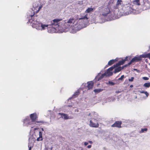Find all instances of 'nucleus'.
Here are the masks:
<instances>
[{
    "label": "nucleus",
    "mask_w": 150,
    "mask_h": 150,
    "mask_svg": "<svg viewBox=\"0 0 150 150\" xmlns=\"http://www.w3.org/2000/svg\"><path fill=\"white\" fill-rule=\"evenodd\" d=\"M88 19L86 15L76 21L73 18H70L68 20L62 21L60 23L61 26L64 24L67 28L71 29L73 30L74 33L86 27L88 24Z\"/></svg>",
    "instance_id": "obj_1"
},
{
    "label": "nucleus",
    "mask_w": 150,
    "mask_h": 150,
    "mask_svg": "<svg viewBox=\"0 0 150 150\" xmlns=\"http://www.w3.org/2000/svg\"><path fill=\"white\" fill-rule=\"evenodd\" d=\"M61 19H54L51 22V23L49 25H45L42 23L41 22L34 19H30L29 22L32 24V26L34 28L39 30H43L45 28L48 27V32L49 33H52L55 32V30L60 27H61L60 21Z\"/></svg>",
    "instance_id": "obj_2"
},
{
    "label": "nucleus",
    "mask_w": 150,
    "mask_h": 150,
    "mask_svg": "<svg viewBox=\"0 0 150 150\" xmlns=\"http://www.w3.org/2000/svg\"><path fill=\"white\" fill-rule=\"evenodd\" d=\"M30 118L32 120V122H33V124L34 125H32L30 126L31 128H32L33 127L35 126L36 125H40L41 123H43V121H35L37 118V115L35 113L31 114L30 115Z\"/></svg>",
    "instance_id": "obj_3"
},
{
    "label": "nucleus",
    "mask_w": 150,
    "mask_h": 150,
    "mask_svg": "<svg viewBox=\"0 0 150 150\" xmlns=\"http://www.w3.org/2000/svg\"><path fill=\"white\" fill-rule=\"evenodd\" d=\"M113 67H111L108 69L104 74H101V76L98 78V80L99 81L105 77H107L112 75L113 74L112 71L113 69Z\"/></svg>",
    "instance_id": "obj_4"
},
{
    "label": "nucleus",
    "mask_w": 150,
    "mask_h": 150,
    "mask_svg": "<svg viewBox=\"0 0 150 150\" xmlns=\"http://www.w3.org/2000/svg\"><path fill=\"white\" fill-rule=\"evenodd\" d=\"M124 8L126 9L124 11V15H127L131 13L132 9L131 5L128 4L125 5Z\"/></svg>",
    "instance_id": "obj_5"
},
{
    "label": "nucleus",
    "mask_w": 150,
    "mask_h": 150,
    "mask_svg": "<svg viewBox=\"0 0 150 150\" xmlns=\"http://www.w3.org/2000/svg\"><path fill=\"white\" fill-rule=\"evenodd\" d=\"M100 10L101 9H103L102 15L104 16H106L110 12L109 6H107L103 7H100L99 8Z\"/></svg>",
    "instance_id": "obj_6"
},
{
    "label": "nucleus",
    "mask_w": 150,
    "mask_h": 150,
    "mask_svg": "<svg viewBox=\"0 0 150 150\" xmlns=\"http://www.w3.org/2000/svg\"><path fill=\"white\" fill-rule=\"evenodd\" d=\"M23 125L24 126H26L30 127V126L32 125H34L33 124V122L30 121L29 118L26 117L23 121Z\"/></svg>",
    "instance_id": "obj_7"
},
{
    "label": "nucleus",
    "mask_w": 150,
    "mask_h": 150,
    "mask_svg": "<svg viewBox=\"0 0 150 150\" xmlns=\"http://www.w3.org/2000/svg\"><path fill=\"white\" fill-rule=\"evenodd\" d=\"M90 126L92 127H98L99 125L96 120L93 119L90 121Z\"/></svg>",
    "instance_id": "obj_8"
},
{
    "label": "nucleus",
    "mask_w": 150,
    "mask_h": 150,
    "mask_svg": "<svg viewBox=\"0 0 150 150\" xmlns=\"http://www.w3.org/2000/svg\"><path fill=\"white\" fill-rule=\"evenodd\" d=\"M127 57H126L124 59H122L121 61H119V62L116 64L115 65H114L112 67H113V69L116 67H117L123 64L125 61L127 60Z\"/></svg>",
    "instance_id": "obj_9"
},
{
    "label": "nucleus",
    "mask_w": 150,
    "mask_h": 150,
    "mask_svg": "<svg viewBox=\"0 0 150 150\" xmlns=\"http://www.w3.org/2000/svg\"><path fill=\"white\" fill-rule=\"evenodd\" d=\"M59 115H61V117L65 120H67L71 119V118L67 114L63 113H58Z\"/></svg>",
    "instance_id": "obj_10"
},
{
    "label": "nucleus",
    "mask_w": 150,
    "mask_h": 150,
    "mask_svg": "<svg viewBox=\"0 0 150 150\" xmlns=\"http://www.w3.org/2000/svg\"><path fill=\"white\" fill-rule=\"evenodd\" d=\"M121 122L120 121H117L113 124L111 126L112 127H121Z\"/></svg>",
    "instance_id": "obj_11"
},
{
    "label": "nucleus",
    "mask_w": 150,
    "mask_h": 150,
    "mask_svg": "<svg viewBox=\"0 0 150 150\" xmlns=\"http://www.w3.org/2000/svg\"><path fill=\"white\" fill-rule=\"evenodd\" d=\"M142 55L138 57H135L132 59L134 62H138L142 60Z\"/></svg>",
    "instance_id": "obj_12"
},
{
    "label": "nucleus",
    "mask_w": 150,
    "mask_h": 150,
    "mask_svg": "<svg viewBox=\"0 0 150 150\" xmlns=\"http://www.w3.org/2000/svg\"><path fill=\"white\" fill-rule=\"evenodd\" d=\"M88 85L87 87L88 90L92 89L93 86V83L92 81H90L87 82Z\"/></svg>",
    "instance_id": "obj_13"
},
{
    "label": "nucleus",
    "mask_w": 150,
    "mask_h": 150,
    "mask_svg": "<svg viewBox=\"0 0 150 150\" xmlns=\"http://www.w3.org/2000/svg\"><path fill=\"white\" fill-rule=\"evenodd\" d=\"M95 8H88L86 10L85 12L86 13H89L93 12L95 10Z\"/></svg>",
    "instance_id": "obj_14"
},
{
    "label": "nucleus",
    "mask_w": 150,
    "mask_h": 150,
    "mask_svg": "<svg viewBox=\"0 0 150 150\" xmlns=\"http://www.w3.org/2000/svg\"><path fill=\"white\" fill-rule=\"evenodd\" d=\"M39 137L37 139V140L38 141H40L42 140V133L40 131L39 132Z\"/></svg>",
    "instance_id": "obj_15"
},
{
    "label": "nucleus",
    "mask_w": 150,
    "mask_h": 150,
    "mask_svg": "<svg viewBox=\"0 0 150 150\" xmlns=\"http://www.w3.org/2000/svg\"><path fill=\"white\" fill-rule=\"evenodd\" d=\"M142 58H148L150 59V53L144 54L142 55Z\"/></svg>",
    "instance_id": "obj_16"
},
{
    "label": "nucleus",
    "mask_w": 150,
    "mask_h": 150,
    "mask_svg": "<svg viewBox=\"0 0 150 150\" xmlns=\"http://www.w3.org/2000/svg\"><path fill=\"white\" fill-rule=\"evenodd\" d=\"M121 70V67H117L115 68L114 71V73L115 74L120 71Z\"/></svg>",
    "instance_id": "obj_17"
},
{
    "label": "nucleus",
    "mask_w": 150,
    "mask_h": 150,
    "mask_svg": "<svg viewBox=\"0 0 150 150\" xmlns=\"http://www.w3.org/2000/svg\"><path fill=\"white\" fill-rule=\"evenodd\" d=\"M115 98L112 97H110L108 98V101L109 102H112L115 101Z\"/></svg>",
    "instance_id": "obj_18"
},
{
    "label": "nucleus",
    "mask_w": 150,
    "mask_h": 150,
    "mask_svg": "<svg viewBox=\"0 0 150 150\" xmlns=\"http://www.w3.org/2000/svg\"><path fill=\"white\" fill-rule=\"evenodd\" d=\"M115 60L112 59L110 60L108 62V64L109 65H111L115 62Z\"/></svg>",
    "instance_id": "obj_19"
},
{
    "label": "nucleus",
    "mask_w": 150,
    "mask_h": 150,
    "mask_svg": "<svg viewBox=\"0 0 150 150\" xmlns=\"http://www.w3.org/2000/svg\"><path fill=\"white\" fill-rule=\"evenodd\" d=\"M122 1L121 0H118L116 3V6L117 7L119 5L122 4Z\"/></svg>",
    "instance_id": "obj_20"
},
{
    "label": "nucleus",
    "mask_w": 150,
    "mask_h": 150,
    "mask_svg": "<svg viewBox=\"0 0 150 150\" xmlns=\"http://www.w3.org/2000/svg\"><path fill=\"white\" fill-rule=\"evenodd\" d=\"M52 146L49 147L48 146H46L44 150H52Z\"/></svg>",
    "instance_id": "obj_21"
},
{
    "label": "nucleus",
    "mask_w": 150,
    "mask_h": 150,
    "mask_svg": "<svg viewBox=\"0 0 150 150\" xmlns=\"http://www.w3.org/2000/svg\"><path fill=\"white\" fill-rule=\"evenodd\" d=\"M143 86L146 88H149L150 86V83H145L144 84Z\"/></svg>",
    "instance_id": "obj_22"
},
{
    "label": "nucleus",
    "mask_w": 150,
    "mask_h": 150,
    "mask_svg": "<svg viewBox=\"0 0 150 150\" xmlns=\"http://www.w3.org/2000/svg\"><path fill=\"white\" fill-rule=\"evenodd\" d=\"M103 90L102 89L99 88L95 89L94 90V91L95 93H99L102 91Z\"/></svg>",
    "instance_id": "obj_23"
},
{
    "label": "nucleus",
    "mask_w": 150,
    "mask_h": 150,
    "mask_svg": "<svg viewBox=\"0 0 150 150\" xmlns=\"http://www.w3.org/2000/svg\"><path fill=\"white\" fill-rule=\"evenodd\" d=\"M139 92H140L141 93H144L146 95V97H147L149 95V94L148 93H147V91H139Z\"/></svg>",
    "instance_id": "obj_24"
},
{
    "label": "nucleus",
    "mask_w": 150,
    "mask_h": 150,
    "mask_svg": "<svg viewBox=\"0 0 150 150\" xmlns=\"http://www.w3.org/2000/svg\"><path fill=\"white\" fill-rule=\"evenodd\" d=\"M79 92L78 90L73 94V96L74 97V98L78 96V95L79 94Z\"/></svg>",
    "instance_id": "obj_25"
},
{
    "label": "nucleus",
    "mask_w": 150,
    "mask_h": 150,
    "mask_svg": "<svg viewBox=\"0 0 150 150\" xmlns=\"http://www.w3.org/2000/svg\"><path fill=\"white\" fill-rule=\"evenodd\" d=\"M29 143H33L34 141V139L32 138V137H30L29 139Z\"/></svg>",
    "instance_id": "obj_26"
},
{
    "label": "nucleus",
    "mask_w": 150,
    "mask_h": 150,
    "mask_svg": "<svg viewBox=\"0 0 150 150\" xmlns=\"http://www.w3.org/2000/svg\"><path fill=\"white\" fill-rule=\"evenodd\" d=\"M108 83L112 86L114 85L115 84V83L110 81H108Z\"/></svg>",
    "instance_id": "obj_27"
},
{
    "label": "nucleus",
    "mask_w": 150,
    "mask_h": 150,
    "mask_svg": "<svg viewBox=\"0 0 150 150\" xmlns=\"http://www.w3.org/2000/svg\"><path fill=\"white\" fill-rule=\"evenodd\" d=\"M147 130L146 128L142 129H141V131H140V133H142L144 132V131H146Z\"/></svg>",
    "instance_id": "obj_28"
},
{
    "label": "nucleus",
    "mask_w": 150,
    "mask_h": 150,
    "mask_svg": "<svg viewBox=\"0 0 150 150\" xmlns=\"http://www.w3.org/2000/svg\"><path fill=\"white\" fill-rule=\"evenodd\" d=\"M124 75H122V76H121V77L120 78H119V79H117V80H122L123 79V78H124Z\"/></svg>",
    "instance_id": "obj_29"
},
{
    "label": "nucleus",
    "mask_w": 150,
    "mask_h": 150,
    "mask_svg": "<svg viewBox=\"0 0 150 150\" xmlns=\"http://www.w3.org/2000/svg\"><path fill=\"white\" fill-rule=\"evenodd\" d=\"M38 4H37L36 2L34 3L33 4V6L34 7H36L38 6Z\"/></svg>",
    "instance_id": "obj_30"
},
{
    "label": "nucleus",
    "mask_w": 150,
    "mask_h": 150,
    "mask_svg": "<svg viewBox=\"0 0 150 150\" xmlns=\"http://www.w3.org/2000/svg\"><path fill=\"white\" fill-rule=\"evenodd\" d=\"M134 2H136L138 5H140L139 0H134Z\"/></svg>",
    "instance_id": "obj_31"
},
{
    "label": "nucleus",
    "mask_w": 150,
    "mask_h": 150,
    "mask_svg": "<svg viewBox=\"0 0 150 150\" xmlns=\"http://www.w3.org/2000/svg\"><path fill=\"white\" fill-rule=\"evenodd\" d=\"M134 77H132L131 78L129 79H128V80L129 81L132 82L133 81V80L134 79Z\"/></svg>",
    "instance_id": "obj_32"
},
{
    "label": "nucleus",
    "mask_w": 150,
    "mask_h": 150,
    "mask_svg": "<svg viewBox=\"0 0 150 150\" xmlns=\"http://www.w3.org/2000/svg\"><path fill=\"white\" fill-rule=\"evenodd\" d=\"M134 62L132 59L131 60V61L129 62V63H128V65H130L132 63Z\"/></svg>",
    "instance_id": "obj_33"
},
{
    "label": "nucleus",
    "mask_w": 150,
    "mask_h": 150,
    "mask_svg": "<svg viewBox=\"0 0 150 150\" xmlns=\"http://www.w3.org/2000/svg\"><path fill=\"white\" fill-rule=\"evenodd\" d=\"M143 79L145 80H148L149 79V78L146 77H143Z\"/></svg>",
    "instance_id": "obj_34"
},
{
    "label": "nucleus",
    "mask_w": 150,
    "mask_h": 150,
    "mask_svg": "<svg viewBox=\"0 0 150 150\" xmlns=\"http://www.w3.org/2000/svg\"><path fill=\"white\" fill-rule=\"evenodd\" d=\"M134 70L135 71H136L138 72H139V70H138L136 69H134Z\"/></svg>",
    "instance_id": "obj_35"
},
{
    "label": "nucleus",
    "mask_w": 150,
    "mask_h": 150,
    "mask_svg": "<svg viewBox=\"0 0 150 150\" xmlns=\"http://www.w3.org/2000/svg\"><path fill=\"white\" fill-rule=\"evenodd\" d=\"M88 144V143L87 142H84V144L85 146H86Z\"/></svg>",
    "instance_id": "obj_36"
},
{
    "label": "nucleus",
    "mask_w": 150,
    "mask_h": 150,
    "mask_svg": "<svg viewBox=\"0 0 150 150\" xmlns=\"http://www.w3.org/2000/svg\"><path fill=\"white\" fill-rule=\"evenodd\" d=\"M28 148H29V150H31V146H30V145L29 144L28 145Z\"/></svg>",
    "instance_id": "obj_37"
},
{
    "label": "nucleus",
    "mask_w": 150,
    "mask_h": 150,
    "mask_svg": "<svg viewBox=\"0 0 150 150\" xmlns=\"http://www.w3.org/2000/svg\"><path fill=\"white\" fill-rule=\"evenodd\" d=\"M28 148H29V150H31V146H30V145L29 144L28 145Z\"/></svg>",
    "instance_id": "obj_38"
},
{
    "label": "nucleus",
    "mask_w": 150,
    "mask_h": 150,
    "mask_svg": "<svg viewBox=\"0 0 150 150\" xmlns=\"http://www.w3.org/2000/svg\"><path fill=\"white\" fill-rule=\"evenodd\" d=\"M91 145H89L87 146V148L89 149L91 148Z\"/></svg>",
    "instance_id": "obj_39"
},
{
    "label": "nucleus",
    "mask_w": 150,
    "mask_h": 150,
    "mask_svg": "<svg viewBox=\"0 0 150 150\" xmlns=\"http://www.w3.org/2000/svg\"><path fill=\"white\" fill-rule=\"evenodd\" d=\"M120 92H121L120 91H116L115 93H120Z\"/></svg>",
    "instance_id": "obj_40"
},
{
    "label": "nucleus",
    "mask_w": 150,
    "mask_h": 150,
    "mask_svg": "<svg viewBox=\"0 0 150 150\" xmlns=\"http://www.w3.org/2000/svg\"><path fill=\"white\" fill-rule=\"evenodd\" d=\"M42 7V6H40L38 8V11H39Z\"/></svg>",
    "instance_id": "obj_41"
},
{
    "label": "nucleus",
    "mask_w": 150,
    "mask_h": 150,
    "mask_svg": "<svg viewBox=\"0 0 150 150\" xmlns=\"http://www.w3.org/2000/svg\"><path fill=\"white\" fill-rule=\"evenodd\" d=\"M88 143H90L91 144H92L93 143V142H92V141H88Z\"/></svg>",
    "instance_id": "obj_42"
},
{
    "label": "nucleus",
    "mask_w": 150,
    "mask_h": 150,
    "mask_svg": "<svg viewBox=\"0 0 150 150\" xmlns=\"http://www.w3.org/2000/svg\"><path fill=\"white\" fill-rule=\"evenodd\" d=\"M100 74H101V73H99V74H98V75H97V77H98V76H100Z\"/></svg>",
    "instance_id": "obj_43"
},
{
    "label": "nucleus",
    "mask_w": 150,
    "mask_h": 150,
    "mask_svg": "<svg viewBox=\"0 0 150 150\" xmlns=\"http://www.w3.org/2000/svg\"><path fill=\"white\" fill-rule=\"evenodd\" d=\"M71 106H67V108L68 109H69V107H70Z\"/></svg>",
    "instance_id": "obj_44"
},
{
    "label": "nucleus",
    "mask_w": 150,
    "mask_h": 150,
    "mask_svg": "<svg viewBox=\"0 0 150 150\" xmlns=\"http://www.w3.org/2000/svg\"><path fill=\"white\" fill-rule=\"evenodd\" d=\"M133 87V85H131L130 86V87L131 88H132Z\"/></svg>",
    "instance_id": "obj_45"
},
{
    "label": "nucleus",
    "mask_w": 150,
    "mask_h": 150,
    "mask_svg": "<svg viewBox=\"0 0 150 150\" xmlns=\"http://www.w3.org/2000/svg\"><path fill=\"white\" fill-rule=\"evenodd\" d=\"M127 65H128V64H126V65H124V67H127Z\"/></svg>",
    "instance_id": "obj_46"
},
{
    "label": "nucleus",
    "mask_w": 150,
    "mask_h": 150,
    "mask_svg": "<svg viewBox=\"0 0 150 150\" xmlns=\"http://www.w3.org/2000/svg\"><path fill=\"white\" fill-rule=\"evenodd\" d=\"M124 67H124V66L122 67H121V70H122V69H123L124 68Z\"/></svg>",
    "instance_id": "obj_47"
},
{
    "label": "nucleus",
    "mask_w": 150,
    "mask_h": 150,
    "mask_svg": "<svg viewBox=\"0 0 150 150\" xmlns=\"http://www.w3.org/2000/svg\"><path fill=\"white\" fill-rule=\"evenodd\" d=\"M34 16V15H30V16L31 18H32L33 16Z\"/></svg>",
    "instance_id": "obj_48"
},
{
    "label": "nucleus",
    "mask_w": 150,
    "mask_h": 150,
    "mask_svg": "<svg viewBox=\"0 0 150 150\" xmlns=\"http://www.w3.org/2000/svg\"><path fill=\"white\" fill-rule=\"evenodd\" d=\"M41 129H42V131H44V129L43 128H42Z\"/></svg>",
    "instance_id": "obj_49"
},
{
    "label": "nucleus",
    "mask_w": 150,
    "mask_h": 150,
    "mask_svg": "<svg viewBox=\"0 0 150 150\" xmlns=\"http://www.w3.org/2000/svg\"><path fill=\"white\" fill-rule=\"evenodd\" d=\"M85 85H86V84H82V85H84V86H85Z\"/></svg>",
    "instance_id": "obj_50"
},
{
    "label": "nucleus",
    "mask_w": 150,
    "mask_h": 150,
    "mask_svg": "<svg viewBox=\"0 0 150 150\" xmlns=\"http://www.w3.org/2000/svg\"><path fill=\"white\" fill-rule=\"evenodd\" d=\"M90 115V113H89V115Z\"/></svg>",
    "instance_id": "obj_51"
},
{
    "label": "nucleus",
    "mask_w": 150,
    "mask_h": 150,
    "mask_svg": "<svg viewBox=\"0 0 150 150\" xmlns=\"http://www.w3.org/2000/svg\"><path fill=\"white\" fill-rule=\"evenodd\" d=\"M137 98V97H135V98Z\"/></svg>",
    "instance_id": "obj_52"
},
{
    "label": "nucleus",
    "mask_w": 150,
    "mask_h": 150,
    "mask_svg": "<svg viewBox=\"0 0 150 150\" xmlns=\"http://www.w3.org/2000/svg\"><path fill=\"white\" fill-rule=\"evenodd\" d=\"M36 129V128H35V129Z\"/></svg>",
    "instance_id": "obj_53"
}]
</instances>
